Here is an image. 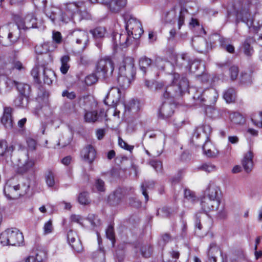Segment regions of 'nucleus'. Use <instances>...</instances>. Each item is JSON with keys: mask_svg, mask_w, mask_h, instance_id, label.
Returning <instances> with one entry per match:
<instances>
[{"mask_svg": "<svg viewBox=\"0 0 262 262\" xmlns=\"http://www.w3.org/2000/svg\"><path fill=\"white\" fill-rule=\"evenodd\" d=\"M88 220L90 221L93 226H96L100 224V220L98 216L94 214H89L88 217Z\"/></svg>", "mask_w": 262, "mask_h": 262, "instance_id": "obj_60", "label": "nucleus"}, {"mask_svg": "<svg viewBox=\"0 0 262 262\" xmlns=\"http://www.w3.org/2000/svg\"><path fill=\"white\" fill-rule=\"evenodd\" d=\"M132 39H133L131 36H129L127 34H121V47L125 48L127 47L129 44Z\"/></svg>", "mask_w": 262, "mask_h": 262, "instance_id": "obj_46", "label": "nucleus"}, {"mask_svg": "<svg viewBox=\"0 0 262 262\" xmlns=\"http://www.w3.org/2000/svg\"><path fill=\"white\" fill-rule=\"evenodd\" d=\"M203 105H205V113L206 114L210 117H213L214 116L215 114V110L214 107L212 106V104H209L208 103L203 104Z\"/></svg>", "mask_w": 262, "mask_h": 262, "instance_id": "obj_57", "label": "nucleus"}, {"mask_svg": "<svg viewBox=\"0 0 262 262\" xmlns=\"http://www.w3.org/2000/svg\"><path fill=\"white\" fill-rule=\"evenodd\" d=\"M98 80L97 77L95 74H90L85 78V82L86 85H91L95 83Z\"/></svg>", "mask_w": 262, "mask_h": 262, "instance_id": "obj_56", "label": "nucleus"}, {"mask_svg": "<svg viewBox=\"0 0 262 262\" xmlns=\"http://www.w3.org/2000/svg\"><path fill=\"white\" fill-rule=\"evenodd\" d=\"M53 41L55 44H59L62 41V36L59 32H53L52 34Z\"/></svg>", "mask_w": 262, "mask_h": 262, "instance_id": "obj_63", "label": "nucleus"}, {"mask_svg": "<svg viewBox=\"0 0 262 262\" xmlns=\"http://www.w3.org/2000/svg\"><path fill=\"white\" fill-rule=\"evenodd\" d=\"M27 102V101H26L25 97L21 95L15 100L14 103L17 106L24 107L26 106Z\"/></svg>", "mask_w": 262, "mask_h": 262, "instance_id": "obj_61", "label": "nucleus"}, {"mask_svg": "<svg viewBox=\"0 0 262 262\" xmlns=\"http://www.w3.org/2000/svg\"><path fill=\"white\" fill-rule=\"evenodd\" d=\"M171 83L169 85L164 88L163 97L165 99L174 98L181 96L183 93L187 91L189 82L184 76H181L177 73L171 75Z\"/></svg>", "mask_w": 262, "mask_h": 262, "instance_id": "obj_2", "label": "nucleus"}, {"mask_svg": "<svg viewBox=\"0 0 262 262\" xmlns=\"http://www.w3.org/2000/svg\"><path fill=\"white\" fill-rule=\"evenodd\" d=\"M203 66V64L200 61L194 60L191 64L189 63L187 68L189 69L190 72L195 73L200 69L202 68Z\"/></svg>", "mask_w": 262, "mask_h": 262, "instance_id": "obj_41", "label": "nucleus"}, {"mask_svg": "<svg viewBox=\"0 0 262 262\" xmlns=\"http://www.w3.org/2000/svg\"><path fill=\"white\" fill-rule=\"evenodd\" d=\"M188 13L186 9L182 8L180 12L178 19V28L180 29L181 27L184 24V19L185 14Z\"/></svg>", "mask_w": 262, "mask_h": 262, "instance_id": "obj_50", "label": "nucleus"}, {"mask_svg": "<svg viewBox=\"0 0 262 262\" xmlns=\"http://www.w3.org/2000/svg\"><path fill=\"white\" fill-rule=\"evenodd\" d=\"M54 74L53 72L50 70H43V76L44 82L50 84L52 82V78L50 77L51 76Z\"/></svg>", "mask_w": 262, "mask_h": 262, "instance_id": "obj_43", "label": "nucleus"}, {"mask_svg": "<svg viewBox=\"0 0 262 262\" xmlns=\"http://www.w3.org/2000/svg\"><path fill=\"white\" fill-rule=\"evenodd\" d=\"M13 150L12 145L8 146L6 141H0V156L6 157V159L11 158Z\"/></svg>", "mask_w": 262, "mask_h": 262, "instance_id": "obj_31", "label": "nucleus"}, {"mask_svg": "<svg viewBox=\"0 0 262 262\" xmlns=\"http://www.w3.org/2000/svg\"><path fill=\"white\" fill-rule=\"evenodd\" d=\"M24 241L22 233L15 228L7 229L0 234V243L3 246H19Z\"/></svg>", "mask_w": 262, "mask_h": 262, "instance_id": "obj_6", "label": "nucleus"}, {"mask_svg": "<svg viewBox=\"0 0 262 262\" xmlns=\"http://www.w3.org/2000/svg\"><path fill=\"white\" fill-rule=\"evenodd\" d=\"M230 119L233 123L236 124H241L244 121L243 116L236 112L231 113L230 115Z\"/></svg>", "mask_w": 262, "mask_h": 262, "instance_id": "obj_40", "label": "nucleus"}, {"mask_svg": "<svg viewBox=\"0 0 262 262\" xmlns=\"http://www.w3.org/2000/svg\"><path fill=\"white\" fill-rule=\"evenodd\" d=\"M105 232L106 237L111 241L112 245L114 246L115 242V238L113 226L112 225H110L106 229Z\"/></svg>", "mask_w": 262, "mask_h": 262, "instance_id": "obj_42", "label": "nucleus"}, {"mask_svg": "<svg viewBox=\"0 0 262 262\" xmlns=\"http://www.w3.org/2000/svg\"><path fill=\"white\" fill-rule=\"evenodd\" d=\"M140 103L138 100H132L128 105V110L131 112H137L140 110Z\"/></svg>", "mask_w": 262, "mask_h": 262, "instance_id": "obj_51", "label": "nucleus"}, {"mask_svg": "<svg viewBox=\"0 0 262 262\" xmlns=\"http://www.w3.org/2000/svg\"><path fill=\"white\" fill-rule=\"evenodd\" d=\"M155 183L154 181H145L142 184L141 188L142 191V194L144 196L145 201L148 200V195L146 191L147 188H151L153 187Z\"/></svg>", "mask_w": 262, "mask_h": 262, "instance_id": "obj_39", "label": "nucleus"}, {"mask_svg": "<svg viewBox=\"0 0 262 262\" xmlns=\"http://www.w3.org/2000/svg\"><path fill=\"white\" fill-rule=\"evenodd\" d=\"M204 155L209 158H216L219 154V150L208 140H206L203 146Z\"/></svg>", "mask_w": 262, "mask_h": 262, "instance_id": "obj_28", "label": "nucleus"}, {"mask_svg": "<svg viewBox=\"0 0 262 262\" xmlns=\"http://www.w3.org/2000/svg\"><path fill=\"white\" fill-rule=\"evenodd\" d=\"M106 117L104 109L100 110L99 114L96 111H88L84 115V120L86 122L93 123L97 121H102Z\"/></svg>", "mask_w": 262, "mask_h": 262, "instance_id": "obj_18", "label": "nucleus"}, {"mask_svg": "<svg viewBox=\"0 0 262 262\" xmlns=\"http://www.w3.org/2000/svg\"><path fill=\"white\" fill-rule=\"evenodd\" d=\"M95 255H93V258L96 259L97 262H103L105 260V253L103 250L100 248Z\"/></svg>", "mask_w": 262, "mask_h": 262, "instance_id": "obj_53", "label": "nucleus"}, {"mask_svg": "<svg viewBox=\"0 0 262 262\" xmlns=\"http://www.w3.org/2000/svg\"><path fill=\"white\" fill-rule=\"evenodd\" d=\"M134 77H129L124 74H119L117 78L118 83L120 88L125 89L129 87Z\"/></svg>", "mask_w": 262, "mask_h": 262, "instance_id": "obj_32", "label": "nucleus"}, {"mask_svg": "<svg viewBox=\"0 0 262 262\" xmlns=\"http://www.w3.org/2000/svg\"><path fill=\"white\" fill-rule=\"evenodd\" d=\"M253 154L252 151L250 150L247 153L245 154L242 160V165L247 172H250L253 166Z\"/></svg>", "mask_w": 262, "mask_h": 262, "instance_id": "obj_29", "label": "nucleus"}, {"mask_svg": "<svg viewBox=\"0 0 262 262\" xmlns=\"http://www.w3.org/2000/svg\"><path fill=\"white\" fill-rule=\"evenodd\" d=\"M211 127L208 124H205L202 126L198 127L192 136V139H199L201 137V133H203L204 134V138L206 140H208V135L211 133Z\"/></svg>", "mask_w": 262, "mask_h": 262, "instance_id": "obj_27", "label": "nucleus"}, {"mask_svg": "<svg viewBox=\"0 0 262 262\" xmlns=\"http://www.w3.org/2000/svg\"><path fill=\"white\" fill-rule=\"evenodd\" d=\"M78 202L80 204L82 205L88 204L90 203V201L88 198V193L85 192L81 193L78 197Z\"/></svg>", "mask_w": 262, "mask_h": 262, "instance_id": "obj_55", "label": "nucleus"}, {"mask_svg": "<svg viewBox=\"0 0 262 262\" xmlns=\"http://www.w3.org/2000/svg\"><path fill=\"white\" fill-rule=\"evenodd\" d=\"M45 178L47 185L50 187H53L55 184L54 173L51 171H48Z\"/></svg>", "mask_w": 262, "mask_h": 262, "instance_id": "obj_45", "label": "nucleus"}, {"mask_svg": "<svg viewBox=\"0 0 262 262\" xmlns=\"http://www.w3.org/2000/svg\"><path fill=\"white\" fill-rule=\"evenodd\" d=\"M214 253L222 255V252L220 249L213 244H211L208 253V259L210 262H216V257L214 254Z\"/></svg>", "mask_w": 262, "mask_h": 262, "instance_id": "obj_34", "label": "nucleus"}, {"mask_svg": "<svg viewBox=\"0 0 262 262\" xmlns=\"http://www.w3.org/2000/svg\"><path fill=\"white\" fill-rule=\"evenodd\" d=\"M98 3L105 5L113 13H118L126 5L127 0H101Z\"/></svg>", "mask_w": 262, "mask_h": 262, "instance_id": "obj_12", "label": "nucleus"}, {"mask_svg": "<svg viewBox=\"0 0 262 262\" xmlns=\"http://www.w3.org/2000/svg\"><path fill=\"white\" fill-rule=\"evenodd\" d=\"M223 97L227 103L233 102L235 99V90L231 88L228 89L225 92Z\"/></svg>", "mask_w": 262, "mask_h": 262, "instance_id": "obj_38", "label": "nucleus"}, {"mask_svg": "<svg viewBox=\"0 0 262 262\" xmlns=\"http://www.w3.org/2000/svg\"><path fill=\"white\" fill-rule=\"evenodd\" d=\"M175 105L171 103L164 102L158 112V117L161 119H166L171 117L174 112Z\"/></svg>", "mask_w": 262, "mask_h": 262, "instance_id": "obj_22", "label": "nucleus"}, {"mask_svg": "<svg viewBox=\"0 0 262 262\" xmlns=\"http://www.w3.org/2000/svg\"><path fill=\"white\" fill-rule=\"evenodd\" d=\"M67 239L72 248L77 252L82 251L83 248L81 243L78 238L77 233L72 230L67 233Z\"/></svg>", "mask_w": 262, "mask_h": 262, "instance_id": "obj_17", "label": "nucleus"}, {"mask_svg": "<svg viewBox=\"0 0 262 262\" xmlns=\"http://www.w3.org/2000/svg\"><path fill=\"white\" fill-rule=\"evenodd\" d=\"M121 98L120 90L117 87H112L104 100L106 105L116 107Z\"/></svg>", "mask_w": 262, "mask_h": 262, "instance_id": "obj_14", "label": "nucleus"}, {"mask_svg": "<svg viewBox=\"0 0 262 262\" xmlns=\"http://www.w3.org/2000/svg\"><path fill=\"white\" fill-rule=\"evenodd\" d=\"M57 48V46L53 41H46L42 43L37 45L35 47L36 53L39 54H46L54 51Z\"/></svg>", "mask_w": 262, "mask_h": 262, "instance_id": "obj_25", "label": "nucleus"}, {"mask_svg": "<svg viewBox=\"0 0 262 262\" xmlns=\"http://www.w3.org/2000/svg\"><path fill=\"white\" fill-rule=\"evenodd\" d=\"M17 171L20 173H24L32 169L34 165V161L30 159L28 154H23L18 160Z\"/></svg>", "mask_w": 262, "mask_h": 262, "instance_id": "obj_13", "label": "nucleus"}, {"mask_svg": "<svg viewBox=\"0 0 262 262\" xmlns=\"http://www.w3.org/2000/svg\"><path fill=\"white\" fill-rule=\"evenodd\" d=\"M40 69L43 71V70L45 69L42 66H36L32 69L31 72V75L36 81L39 80Z\"/></svg>", "mask_w": 262, "mask_h": 262, "instance_id": "obj_49", "label": "nucleus"}, {"mask_svg": "<svg viewBox=\"0 0 262 262\" xmlns=\"http://www.w3.org/2000/svg\"><path fill=\"white\" fill-rule=\"evenodd\" d=\"M124 196L123 190L118 188L115 190L112 193L108 196V203L112 206L118 205L122 201Z\"/></svg>", "mask_w": 262, "mask_h": 262, "instance_id": "obj_26", "label": "nucleus"}, {"mask_svg": "<svg viewBox=\"0 0 262 262\" xmlns=\"http://www.w3.org/2000/svg\"><path fill=\"white\" fill-rule=\"evenodd\" d=\"M90 32L95 39H98L104 37L106 33V30L104 27H98L91 30Z\"/></svg>", "mask_w": 262, "mask_h": 262, "instance_id": "obj_33", "label": "nucleus"}, {"mask_svg": "<svg viewBox=\"0 0 262 262\" xmlns=\"http://www.w3.org/2000/svg\"><path fill=\"white\" fill-rule=\"evenodd\" d=\"M219 188L213 183H210L202 198V209L206 213L217 209L220 204Z\"/></svg>", "mask_w": 262, "mask_h": 262, "instance_id": "obj_3", "label": "nucleus"}, {"mask_svg": "<svg viewBox=\"0 0 262 262\" xmlns=\"http://www.w3.org/2000/svg\"><path fill=\"white\" fill-rule=\"evenodd\" d=\"M73 35L78 45H82V49L86 48L89 42V36L86 32L81 30L74 31Z\"/></svg>", "mask_w": 262, "mask_h": 262, "instance_id": "obj_24", "label": "nucleus"}, {"mask_svg": "<svg viewBox=\"0 0 262 262\" xmlns=\"http://www.w3.org/2000/svg\"><path fill=\"white\" fill-rule=\"evenodd\" d=\"M13 109L10 107H5L3 116L1 118V122L7 129H11L13 125L12 119Z\"/></svg>", "mask_w": 262, "mask_h": 262, "instance_id": "obj_23", "label": "nucleus"}, {"mask_svg": "<svg viewBox=\"0 0 262 262\" xmlns=\"http://www.w3.org/2000/svg\"><path fill=\"white\" fill-rule=\"evenodd\" d=\"M114 70V63L110 57L100 59L96 65V72L104 78L111 76Z\"/></svg>", "mask_w": 262, "mask_h": 262, "instance_id": "obj_9", "label": "nucleus"}, {"mask_svg": "<svg viewBox=\"0 0 262 262\" xmlns=\"http://www.w3.org/2000/svg\"><path fill=\"white\" fill-rule=\"evenodd\" d=\"M125 29L128 35L135 39H139L143 33L141 23L132 17H130L126 23Z\"/></svg>", "mask_w": 262, "mask_h": 262, "instance_id": "obj_10", "label": "nucleus"}, {"mask_svg": "<svg viewBox=\"0 0 262 262\" xmlns=\"http://www.w3.org/2000/svg\"><path fill=\"white\" fill-rule=\"evenodd\" d=\"M95 186L98 191L102 192L105 190L104 182L100 179L96 180Z\"/></svg>", "mask_w": 262, "mask_h": 262, "instance_id": "obj_64", "label": "nucleus"}, {"mask_svg": "<svg viewBox=\"0 0 262 262\" xmlns=\"http://www.w3.org/2000/svg\"><path fill=\"white\" fill-rule=\"evenodd\" d=\"M240 82L244 85H249L252 83V76L251 73H242L240 78Z\"/></svg>", "mask_w": 262, "mask_h": 262, "instance_id": "obj_37", "label": "nucleus"}, {"mask_svg": "<svg viewBox=\"0 0 262 262\" xmlns=\"http://www.w3.org/2000/svg\"><path fill=\"white\" fill-rule=\"evenodd\" d=\"M192 46L198 52L206 53L209 49V46L203 37L196 36L192 39Z\"/></svg>", "mask_w": 262, "mask_h": 262, "instance_id": "obj_21", "label": "nucleus"}, {"mask_svg": "<svg viewBox=\"0 0 262 262\" xmlns=\"http://www.w3.org/2000/svg\"><path fill=\"white\" fill-rule=\"evenodd\" d=\"M20 29L16 24L10 23L0 28V43L8 46L15 42L20 36Z\"/></svg>", "mask_w": 262, "mask_h": 262, "instance_id": "obj_5", "label": "nucleus"}, {"mask_svg": "<svg viewBox=\"0 0 262 262\" xmlns=\"http://www.w3.org/2000/svg\"><path fill=\"white\" fill-rule=\"evenodd\" d=\"M14 86H16L20 95L25 97L26 101H28V97L31 92V88L29 84L18 83L5 76L0 77V93L9 92Z\"/></svg>", "mask_w": 262, "mask_h": 262, "instance_id": "obj_4", "label": "nucleus"}, {"mask_svg": "<svg viewBox=\"0 0 262 262\" xmlns=\"http://www.w3.org/2000/svg\"><path fill=\"white\" fill-rule=\"evenodd\" d=\"M43 234L47 235L51 233L53 231V227L52 225V221L50 220L44 224L43 227Z\"/></svg>", "mask_w": 262, "mask_h": 262, "instance_id": "obj_48", "label": "nucleus"}, {"mask_svg": "<svg viewBox=\"0 0 262 262\" xmlns=\"http://www.w3.org/2000/svg\"><path fill=\"white\" fill-rule=\"evenodd\" d=\"M171 62L179 68L188 67L189 64V58L185 53L181 54H172L170 57Z\"/></svg>", "mask_w": 262, "mask_h": 262, "instance_id": "obj_19", "label": "nucleus"}, {"mask_svg": "<svg viewBox=\"0 0 262 262\" xmlns=\"http://www.w3.org/2000/svg\"><path fill=\"white\" fill-rule=\"evenodd\" d=\"M241 14V21L246 24L250 31L253 30V32H256L257 33L259 31L262 32V26L260 25L258 26L254 25L253 18L249 11H244Z\"/></svg>", "mask_w": 262, "mask_h": 262, "instance_id": "obj_16", "label": "nucleus"}, {"mask_svg": "<svg viewBox=\"0 0 262 262\" xmlns=\"http://www.w3.org/2000/svg\"><path fill=\"white\" fill-rule=\"evenodd\" d=\"M141 254L145 257H149L151 254L152 249L150 246L145 245L141 249Z\"/></svg>", "mask_w": 262, "mask_h": 262, "instance_id": "obj_54", "label": "nucleus"}, {"mask_svg": "<svg viewBox=\"0 0 262 262\" xmlns=\"http://www.w3.org/2000/svg\"><path fill=\"white\" fill-rule=\"evenodd\" d=\"M251 120L255 126L258 127H262V116L260 112L254 115L251 118Z\"/></svg>", "mask_w": 262, "mask_h": 262, "instance_id": "obj_47", "label": "nucleus"}, {"mask_svg": "<svg viewBox=\"0 0 262 262\" xmlns=\"http://www.w3.org/2000/svg\"><path fill=\"white\" fill-rule=\"evenodd\" d=\"M152 60L146 56L141 57L139 62L140 70L145 73L147 69L151 65Z\"/></svg>", "mask_w": 262, "mask_h": 262, "instance_id": "obj_35", "label": "nucleus"}, {"mask_svg": "<svg viewBox=\"0 0 262 262\" xmlns=\"http://www.w3.org/2000/svg\"><path fill=\"white\" fill-rule=\"evenodd\" d=\"M29 186L21 187L17 184L14 179L8 180L4 188V193L6 197L9 200H15L20 196L24 195L28 191Z\"/></svg>", "mask_w": 262, "mask_h": 262, "instance_id": "obj_7", "label": "nucleus"}, {"mask_svg": "<svg viewBox=\"0 0 262 262\" xmlns=\"http://www.w3.org/2000/svg\"><path fill=\"white\" fill-rule=\"evenodd\" d=\"M184 196L186 200L191 202H194L196 199L194 193L187 189L184 190Z\"/></svg>", "mask_w": 262, "mask_h": 262, "instance_id": "obj_52", "label": "nucleus"}, {"mask_svg": "<svg viewBox=\"0 0 262 262\" xmlns=\"http://www.w3.org/2000/svg\"><path fill=\"white\" fill-rule=\"evenodd\" d=\"M121 34H119L118 33H113L112 34V39L114 42V44L115 47H117L118 46H121Z\"/></svg>", "mask_w": 262, "mask_h": 262, "instance_id": "obj_62", "label": "nucleus"}, {"mask_svg": "<svg viewBox=\"0 0 262 262\" xmlns=\"http://www.w3.org/2000/svg\"><path fill=\"white\" fill-rule=\"evenodd\" d=\"M119 74H124L129 77H134L135 75L134 60L130 57L124 58L119 68Z\"/></svg>", "mask_w": 262, "mask_h": 262, "instance_id": "obj_11", "label": "nucleus"}, {"mask_svg": "<svg viewBox=\"0 0 262 262\" xmlns=\"http://www.w3.org/2000/svg\"><path fill=\"white\" fill-rule=\"evenodd\" d=\"M118 144L120 147L130 151L134 148V146L128 145L120 137H118Z\"/></svg>", "mask_w": 262, "mask_h": 262, "instance_id": "obj_59", "label": "nucleus"}, {"mask_svg": "<svg viewBox=\"0 0 262 262\" xmlns=\"http://www.w3.org/2000/svg\"><path fill=\"white\" fill-rule=\"evenodd\" d=\"M16 24L20 29H27L36 27V18L32 13L28 14L24 19L17 18Z\"/></svg>", "mask_w": 262, "mask_h": 262, "instance_id": "obj_15", "label": "nucleus"}, {"mask_svg": "<svg viewBox=\"0 0 262 262\" xmlns=\"http://www.w3.org/2000/svg\"><path fill=\"white\" fill-rule=\"evenodd\" d=\"M85 8L83 2L64 3L60 8L52 7L46 10V15L53 23L61 21L67 24L71 21H75L76 17L78 20L82 19L81 12Z\"/></svg>", "mask_w": 262, "mask_h": 262, "instance_id": "obj_1", "label": "nucleus"}, {"mask_svg": "<svg viewBox=\"0 0 262 262\" xmlns=\"http://www.w3.org/2000/svg\"><path fill=\"white\" fill-rule=\"evenodd\" d=\"M249 39H246L243 44V51L246 56H250L253 53V50L251 47Z\"/></svg>", "mask_w": 262, "mask_h": 262, "instance_id": "obj_44", "label": "nucleus"}, {"mask_svg": "<svg viewBox=\"0 0 262 262\" xmlns=\"http://www.w3.org/2000/svg\"><path fill=\"white\" fill-rule=\"evenodd\" d=\"M201 169L207 172H211L216 170V166L211 163H205L202 165Z\"/></svg>", "mask_w": 262, "mask_h": 262, "instance_id": "obj_58", "label": "nucleus"}, {"mask_svg": "<svg viewBox=\"0 0 262 262\" xmlns=\"http://www.w3.org/2000/svg\"><path fill=\"white\" fill-rule=\"evenodd\" d=\"M70 58L68 55H64L60 58L61 67L60 68V72L63 74L67 73L70 68V64L69 63Z\"/></svg>", "mask_w": 262, "mask_h": 262, "instance_id": "obj_36", "label": "nucleus"}, {"mask_svg": "<svg viewBox=\"0 0 262 262\" xmlns=\"http://www.w3.org/2000/svg\"><path fill=\"white\" fill-rule=\"evenodd\" d=\"M219 95L215 89H206L203 91L197 90L193 96V99L196 100V104L201 106L203 104H214L217 101Z\"/></svg>", "mask_w": 262, "mask_h": 262, "instance_id": "obj_8", "label": "nucleus"}, {"mask_svg": "<svg viewBox=\"0 0 262 262\" xmlns=\"http://www.w3.org/2000/svg\"><path fill=\"white\" fill-rule=\"evenodd\" d=\"M96 156V151L91 145L85 146L81 151V157L84 161L91 164Z\"/></svg>", "mask_w": 262, "mask_h": 262, "instance_id": "obj_20", "label": "nucleus"}, {"mask_svg": "<svg viewBox=\"0 0 262 262\" xmlns=\"http://www.w3.org/2000/svg\"><path fill=\"white\" fill-rule=\"evenodd\" d=\"M5 69L7 73H11L12 70L16 69L19 71L25 69L22 63L16 59L10 60L5 64Z\"/></svg>", "mask_w": 262, "mask_h": 262, "instance_id": "obj_30", "label": "nucleus"}]
</instances>
